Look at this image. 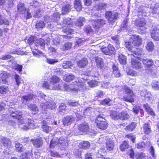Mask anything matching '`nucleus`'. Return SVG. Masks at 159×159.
<instances>
[{
    "mask_svg": "<svg viewBox=\"0 0 159 159\" xmlns=\"http://www.w3.org/2000/svg\"><path fill=\"white\" fill-rule=\"evenodd\" d=\"M142 39L138 35H133L129 39V42H126L125 45L126 48L129 50V56L137 57L140 54L141 52L140 49L136 47L140 45L142 42Z\"/></svg>",
    "mask_w": 159,
    "mask_h": 159,
    "instance_id": "nucleus-1",
    "label": "nucleus"
},
{
    "mask_svg": "<svg viewBox=\"0 0 159 159\" xmlns=\"http://www.w3.org/2000/svg\"><path fill=\"white\" fill-rule=\"evenodd\" d=\"M10 116L13 118L18 119L19 127L22 129L27 130L29 129H34L35 127L33 120L26 117L21 119L22 115L20 111H11Z\"/></svg>",
    "mask_w": 159,
    "mask_h": 159,
    "instance_id": "nucleus-2",
    "label": "nucleus"
},
{
    "mask_svg": "<svg viewBox=\"0 0 159 159\" xmlns=\"http://www.w3.org/2000/svg\"><path fill=\"white\" fill-rule=\"evenodd\" d=\"M57 144L59 146H62V147L64 148L68 146V143L67 140L63 137H61L59 138H53L51 142L50 147H54Z\"/></svg>",
    "mask_w": 159,
    "mask_h": 159,
    "instance_id": "nucleus-3",
    "label": "nucleus"
},
{
    "mask_svg": "<svg viewBox=\"0 0 159 159\" xmlns=\"http://www.w3.org/2000/svg\"><path fill=\"white\" fill-rule=\"evenodd\" d=\"M105 116L102 114H98L96 116V123L98 128L100 129L104 130L107 127L108 123L105 120Z\"/></svg>",
    "mask_w": 159,
    "mask_h": 159,
    "instance_id": "nucleus-4",
    "label": "nucleus"
},
{
    "mask_svg": "<svg viewBox=\"0 0 159 159\" xmlns=\"http://www.w3.org/2000/svg\"><path fill=\"white\" fill-rule=\"evenodd\" d=\"M105 17L108 23L113 24L118 18L119 13L114 11H107L105 14Z\"/></svg>",
    "mask_w": 159,
    "mask_h": 159,
    "instance_id": "nucleus-5",
    "label": "nucleus"
},
{
    "mask_svg": "<svg viewBox=\"0 0 159 159\" xmlns=\"http://www.w3.org/2000/svg\"><path fill=\"white\" fill-rule=\"evenodd\" d=\"M40 105L42 110H44L47 108L52 110L55 109L57 107L55 103L51 100H49L46 103H41Z\"/></svg>",
    "mask_w": 159,
    "mask_h": 159,
    "instance_id": "nucleus-6",
    "label": "nucleus"
},
{
    "mask_svg": "<svg viewBox=\"0 0 159 159\" xmlns=\"http://www.w3.org/2000/svg\"><path fill=\"white\" fill-rule=\"evenodd\" d=\"M146 20L144 18H141L139 20H137L135 23V25L138 27L140 28V30L143 31L141 33H143L146 30V28L144 25L146 24Z\"/></svg>",
    "mask_w": 159,
    "mask_h": 159,
    "instance_id": "nucleus-7",
    "label": "nucleus"
},
{
    "mask_svg": "<svg viewBox=\"0 0 159 159\" xmlns=\"http://www.w3.org/2000/svg\"><path fill=\"white\" fill-rule=\"evenodd\" d=\"M43 87L47 89L51 90H60L61 86L60 84H56L55 85H50L46 81H44L43 83Z\"/></svg>",
    "mask_w": 159,
    "mask_h": 159,
    "instance_id": "nucleus-8",
    "label": "nucleus"
},
{
    "mask_svg": "<svg viewBox=\"0 0 159 159\" xmlns=\"http://www.w3.org/2000/svg\"><path fill=\"white\" fill-rule=\"evenodd\" d=\"M94 22L93 26L98 30L100 27L103 26L104 25L106 24V21L103 19H99Z\"/></svg>",
    "mask_w": 159,
    "mask_h": 159,
    "instance_id": "nucleus-9",
    "label": "nucleus"
},
{
    "mask_svg": "<svg viewBox=\"0 0 159 159\" xmlns=\"http://www.w3.org/2000/svg\"><path fill=\"white\" fill-rule=\"evenodd\" d=\"M78 129L79 131L84 133H87L89 129V126L86 122H83L79 125L78 126Z\"/></svg>",
    "mask_w": 159,
    "mask_h": 159,
    "instance_id": "nucleus-10",
    "label": "nucleus"
},
{
    "mask_svg": "<svg viewBox=\"0 0 159 159\" xmlns=\"http://www.w3.org/2000/svg\"><path fill=\"white\" fill-rule=\"evenodd\" d=\"M75 120V118L72 116H66L63 119V124L65 126L68 125L74 122Z\"/></svg>",
    "mask_w": 159,
    "mask_h": 159,
    "instance_id": "nucleus-11",
    "label": "nucleus"
},
{
    "mask_svg": "<svg viewBox=\"0 0 159 159\" xmlns=\"http://www.w3.org/2000/svg\"><path fill=\"white\" fill-rule=\"evenodd\" d=\"M131 65L133 68L136 69H139L142 66L141 63L136 59L132 58Z\"/></svg>",
    "mask_w": 159,
    "mask_h": 159,
    "instance_id": "nucleus-12",
    "label": "nucleus"
},
{
    "mask_svg": "<svg viewBox=\"0 0 159 159\" xmlns=\"http://www.w3.org/2000/svg\"><path fill=\"white\" fill-rule=\"evenodd\" d=\"M129 94L126 96L125 95L123 97V99L124 101L132 102H134V100L133 98V93L131 90H129Z\"/></svg>",
    "mask_w": 159,
    "mask_h": 159,
    "instance_id": "nucleus-13",
    "label": "nucleus"
},
{
    "mask_svg": "<svg viewBox=\"0 0 159 159\" xmlns=\"http://www.w3.org/2000/svg\"><path fill=\"white\" fill-rule=\"evenodd\" d=\"M114 147V143L111 139H108L106 143V148L107 150L111 151L113 150Z\"/></svg>",
    "mask_w": 159,
    "mask_h": 159,
    "instance_id": "nucleus-14",
    "label": "nucleus"
},
{
    "mask_svg": "<svg viewBox=\"0 0 159 159\" xmlns=\"http://www.w3.org/2000/svg\"><path fill=\"white\" fill-rule=\"evenodd\" d=\"M1 143L3 146L6 148L10 147L11 145V142L8 138L3 137L1 140Z\"/></svg>",
    "mask_w": 159,
    "mask_h": 159,
    "instance_id": "nucleus-15",
    "label": "nucleus"
},
{
    "mask_svg": "<svg viewBox=\"0 0 159 159\" xmlns=\"http://www.w3.org/2000/svg\"><path fill=\"white\" fill-rule=\"evenodd\" d=\"M152 38L156 41L159 40V30L157 29H154L151 32Z\"/></svg>",
    "mask_w": 159,
    "mask_h": 159,
    "instance_id": "nucleus-16",
    "label": "nucleus"
},
{
    "mask_svg": "<svg viewBox=\"0 0 159 159\" xmlns=\"http://www.w3.org/2000/svg\"><path fill=\"white\" fill-rule=\"evenodd\" d=\"M57 25H58V26L57 27L58 28H61V26L64 25L66 26L68 25H70V19L69 18H64L63 19L62 22L58 24L57 22Z\"/></svg>",
    "mask_w": 159,
    "mask_h": 159,
    "instance_id": "nucleus-17",
    "label": "nucleus"
},
{
    "mask_svg": "<svg viewBox=\"0 0 159 159\" xmlns=\"http://www.w3.org/2000/svg\"><path fill=\"white\" fill-rule=\"evenodd\" d=\"M34 95L31 93L27 94L26 95L23 96L21 98V100L23 103L25 105L26 104V102L27 101L32 99L34 97Z\"/></svg>",
    "mask_w": 159,
    "mask_h": 159,
    "instance_id": "nucleus-18",
    "label": "nucleus"
},
{
    "mask_svg": "<svg viewBox=\"0 0 159 159\" xmlns=\"http://www.w3.org/2000/svg\"><path fill=\"white\" fill-rule=\"evenodd\" d=\"M143 129L144 133L146 135L149 134L152 132L151 127L148 123H144L143 126Z\"/></svg>",
    "mask_w": 159,
    "mask_h": 159,
    "instance_id": "nucleus-19",
    "label": "nucleus"
},
{
    "mask_svg": "<svg viewBox=\"0 0 159 159\" xmlns=\"http://www.w3.org/2000/svg\"><path fill=\"white\" fill-rule=\"evenodd\" d=\"M31 141L34 146L37 148L40 147L43 144L42 140L40 138H37L35 139L32 140Z\"/></svg>",
    "mask_w": 159,
    "mask_h": 159,
    "instance_id": "nucleus-20",
    "label": "nucleus"
},
{
    "mask_svg": "<svg viewBox=\"0 0 159 159\" xmlns=\"http://www.w3.org/2000/svg\"><path fill=\"white\" fill-rule=\"evenodd\" d=\"M113 74L115 77L118 78L120 76V73L117 65L113 64L112 66Z\"/></svg>",
    "mask_w": 159,
    "mask_h": 159,
    "instance_id": "nucleus-21",
    "label": "nucleus"
},
{
    "mask_svg": "<svg viewBox=\"0 0 159 159\" xmlns=\"http://www.w3.org/2000/svg\"><path fill=\"white\" fill-rule=\"evenodd\" d=\"M18 11L20 14H24L25 12L26 9L24 3H19L17 6Z\"/></svg>",
    "mask_w": 159,
    "mask_h": 159,
    "instance_id": "nucleus-22",
    "label": "nucleus"
},
{
    "mask_svg": "<svg viewBox=\"0 0 159 159\" xmlns=\"http://www.w3.org/2000/svg\"><path fill=\"white\" fill-rule=\"evenodd\" d=\"M90 146V143L88 141H83L80 143L79 147L80 148L83 149H87Z\"/></svg>",
    "mask_w": 159,
    "mask_h": 159,
    "instance_id": "nucleus-23",
    "label": "nucleus"
},
{
    "mask_svg": "<svg viewBox=\"0 0 159 159\" xmlns=\"http://www.w3.org/2000/svg\"><path fill=\"white\" fill-rule=\"evenodd\" d=\"M50 81L52 85H55L60 82V79L56 75H53L50 78Z\"/></svg>",
    "mask_w": 159,
    "mask_h": 159,
    "instance_id": "nucleus-24",
    "label": "nucleus"
},
{
    "mask_svg": "<svg viewBox=\"0 0 159 159\" xmlns=\"http://www.w3.org/2000/svg\"><path fill=\"white\" fill-rule=\"evenodd\" d=\"M15 148L16 151L18 152H23L25 150V148L22 144L19 143H16Z\"/></svg>",
    "mask_w": 159,
    "mask_h": 159,
    "instance_id": "nucleus-25",
    "label": "nucleus"
},
{
    "mask_svg": "<svg viewBox=\"0 0 159 159\" xmlns=\"http://www.w3.org/2000/svg\"><path fill=\"white\" fill-rule=\"evenodd\" d=\"M107 7V4L104 3H99L97 4L94 7V9L97 10H101L106 8Z\"/></svg>",
    "mask_w": 159,
    "mask_h": 159,
    "instance_id": "nucleus-26",
    "label": "nucleus"
},
{
    "mask_svg": "<svg viewBox=\"0 0 159 159\" xmlns=\"http://www.w3.org/2000/svg\"><path fill=\"white\" fill-rule=\"evenodd\" d=\"M85 22V19L84 17H80L77 19L75 22V25L76 26L81 27L83 25V23Z\"/></svg>",
    "mask_w": 159,
    "mask_h": 159,
    "instance_id": "nucleus-27",
    "label": "nucleus"
},
{
    "mask_svg": "<svg viewBox=\"0 0 159 159\" xmlns=\"http://www.w3.org/2000/svg\"><path fill=\"white\" fill-rule=\"evenodd\" d=\"M143 62L144 65L149 68L152 66L153 63L152 60L147 59H143Z\"/></svg>",
    "mask_w": 159,
    "mask_h": 159,
    "instance_id": "nucleus-28",
    "label": "nucleus"
},
{
    "mask_svg": "<svg viewBox=\"0 0 159 159\" xmlns=\"http://www.w3.org/2000/svg\"><path fill=\"white\" fill-rule=\"evenodd\" d=\"M74 7L78 11H80L81 10L82 5L80 0H75L74 3Z\"/></svg>",
    "mask_w": 159,
    "mask_h": 159,
    "instance_id": "nucleus-29",
    "label": "nucleus"
},
{
    "mask_svg": "<svg viewBox=\"0 0 159 159\" xmlns=\"http://www.w3.org/2000/svg\"><path fill=\"white\" fill-rule=\"evenodd\" d=\"M71 6L70 4H67L64 5L62 9V14H65L68 12L71 9Z\"/></svg>",
    "mask_w": 159,
    "mask_h": 159,
    "instance_id": "nucleus-30",
    "label": "nucleus"
},
{
    "mask_svg": "<svg viewBox=\"0 0 159 159\" xmlns=\"http://www.w3.org/2000/svg\"><path fill=\"white\" fill-rule=\"evenodd\" d=\"M88 64V61L86 58H84L77 62V64L80 67H84Z\"/></svg>",
    "mask_w": 159,
    "mask_h": 159,
    "instance_id": "nucleus-31",
    "label": "nucleus"
},
{
    "mask_svg": "<svg viewBox=\"0 0 159 159\" xmlns=\"http://www.w3.org/2000/svg\"><path fill=\"white\" fill-rule=\"evenodd\" d=\"M37 40V38L34 36H31L28 39H25V42L27 43L30 45H31L34 42L36 43Z\"/></svg>",
    "mask_w": 159,
    "mask_h": 159,
    "instance_id": "nucleus-32",
    "label": "nucleus"
},
{
    "mask_svg": "<svg viewBox=\"0 0 159 159\" xmlns=\"http://www.w3.org/2000/svg\"><path fill=\"white\" fill-rule=\"evenodd\" d=\"M75 78L74 75L70 74L69 75H66L64 76L63 80L66 82H69L73 80Z\"/></svg>",
    "mask_w": 159,
    "mask_h": 159,
    "instance_id": "nucleus-33",
    "label": "nucleus"
},
{
    "mask_svg": "<svg viewBox=\"0 0 159 159\" xmlns=\"http://www.w3.org/2000/svg\"><path fill=\"white\" fill-rule=\"evenodd\" d=\"M120 119L122 120H128L129 118V115L125 111H122L120 113Z\"/></svg>",
    "mask_w": 159,
    "mask_h": 159,
    "instance_id": "nucleus-34",
    "label": "nucleus"
},
{
    "mask_svg": "<svg viewBox=\"0 0 159 159\" xmlns=\"http://www.w3.org/2000/svg\"><path fill=\"white\" fill-rule=\"evenodd\" d=\"M72 46V44L71 43L67 42L62 45L60 48L62 50H67L71 48Z\"/></svg>",
    "mask_w": 159,
    "mask_h": 159,
    "instance_id": "nucleus-35",
    "label": "nucleus"
},
{
    "mask_svg": "<svg viewBox=\"0 0 159 159\" xmlns=\"http://www.w3.org/2000/svg\"><path fill=\"white\" fill-rule=\"evenodd\" d=\"M136 126V124L135 122H133L126 126L125 129L126 130L132 131Z\"/></svg>",
    "mask_w": 159,
    "mask_h": 159,
    "instance_id": "nucleus-36",
    "label": "nucleus"
},
{
    "mask_svg": "<svg viewBox=\"0 0 159 159\" xmlns=\"http://www.w3.org/2000/svg\"><path fill=\"white\" fill-rule=\"evenodd\" d=\"M143 107L147 112L150 115L153 116L155 115V113L152 109L150 108V106L147 104L143 105Z\"/></svg>",
    "mask_w": 159,
    "mask_h": 159,
    "instance_id": "nucleus-37",
    "label": "nucleus"
},
{
    "mask_svg": "<svg viewBox=\"0 0 159 159\" xmlns=\"http://www.w3.org/2000/svg\"><path fill=\"white\" fill-rule=\"evenodd\" d=\"M35 46H40L42 47H43L44 48V47L45 44V42L44 40L42 39H37V40L36 43H35Z\"/></svg>",
    "mask_w": 159,
    "mask_h": 159,
    "instance_id": "nucleus-38",
    "label": "nucleus"
},
{
    "mask_svg": "<svg viewBox=\"0 0 159 159\" xmlns=\"http://www.w3.org/2000/svg\"><path fill=\"white\" fill-rule=\"evenodd\" d=\"M107 81V80L104 81L102 82L101 87L102 88L109 89L111 87V85L110 83V82L108 80Z\"/></svg>",
    "mask_w": 159,
    "mask_h": 159,
    "instance_id": "nucleus-39",
    "label": "nucleus"
},
{
    "mask_svg": "<svg viewBox=\"0 0 159 159\" xmlns=\"http://www.w3.org/2000/svg\"><path fill=\"white\" fill-rule=\"evenodd\" d=\"M128 20L129 19L127 18H125L124 20L122 25V28H123V30H129V29L130 27L128 26V25H127Z\"/></svg>",
    "mask_w": 159,
    "mask_h": 159,
    "instance_id": "nucleus-40",
    "label": "nucleus"
},
{
    "mask_svg": "<svg viewBox=\"0 0 159 159\" xmlns=\"http://www.w3.org/2000/svg\"><path fill=\"white\" fill-rule=\"evenodd\" d=\"M120 113H118L115 111H111L110 114V116L111 118L114 120L120 119Z\"/></svg>",
    "mask_w": 159,
    "mask_h": 159,
    "instance_id": "nucleus-41",
    "label": "nucleus"
},
{
    "mask_svg": "<svg viewBox=\"0 0 159 159\" xmlns=\"http://www.w3.org/2000/svg\"><path fill=\"white\" fill-rule=\"evenodd\" d=\"M136 159H147L148 156H146L144 153L140 152L136 154L135 156Z\"/></svg>",
    "mask_w": 159,
    "mask_h": 159,
    "instance_id": "nucleus-42",
    "label": "nucleus"
},
{
    "mask_svg": "<svg viewBox=\"0 0 159 159\" xmlns=\"http://www.w3.org/2000/svg\"><path fill=\"white\" fill-rule=\"evenodd\" d=\"M60 15L58 12L54 13L52 16L51 21H58L60 17Z\"/></svg>",
    "mask_w": 159,
    "mask_h": 159,
    "instance_id": "nucleus-43",
    "label": "nucleus"
},
{
    "mask_svg": "<svg viewBox=\"0 0 159 159\" xmlns=\"http://www.w3.org/2000/svg\"><path fill=\"white\" fill-rule=\"evenodd\" d=\"M9 91L8 87L6 85L0 86V93L2 94L6 93Z\"/></svg>",
    "mask_w": 159,
    "mask_h": 159,
    "instance_id": "nucleus-44",
    "label": "nucleus"
},
{
    "mask_svg": "<svg viewBox=\"0 0 159 159\" xmlns=\"http://www.w3.org/2000/svg\"><path fill=\"white\" fill-rule=\"evenodd\" d=\"M0 76L1 78V80H0V82L4 83H5L6 79L7 78L8 76L7 73L5 72H4L0 74Z\"/></svg>",
    "mask_w": 159,
    "mask_h": 159,
    "instance_id": "nucleus-45",
    "label": "nucleus"
},
{
    "mask_svg": "<svg viewBox=\"0 0 159 159\" xmlns=\"http://www.w3.org/2000/svg\"><path fill=\"white\" fill-rule=\"evenodd\" d=\"M95 60L98 66H99L100 67H102L103 66V63L102 59L98 57H96L95 58Z\"/></svg>",
    "mask_w": 159,
    "mask_h": 159,
    "instance_id": "nucleus-46",
    "label": "nucleus"
},
{
    "mask_svg": "<svg viewBox=\"0 0 159 159\" xmlns=\"http://www.w3.org/2000/svg\"><path fill=\"white\" fill-rule=\"evenodd\" d=\"M66 105L64 103H62L60 104L58 108V111L59 112L64 113L66 111Z\"/></svg>",
    "mask_w": 159,
    "mask_h": 159,
    "instance_id": "nucleus-47",
    "label": "nucleus"
},
{
    "mask_svg": "<svg viewBox=\"0 0 159 159\" xmlns=\"http://www.w3.org/2000/svg\"><path fill=\"white\" fill-rule=\"evenodd\" d=\"M154 47V44L151 42L148 43L146 46L147 50L149 52L152 51Z\"/></svg>",
    "mask_w": 159,
    "mask_h": 159,
    "instance_id": "nucleus-48",
    "label": "nucleus"
},
{
    "mask_svg": "<svg viewBox=\"0 0 159 159\" xmlns=\"http://www.w3.org/2000/svg\"><path fill=\"white\" fill-rule=\"evenodd\" d=\"M126 57L122 54L119 55V60L120 63L122 64H125L126 63Z\"/></svg>",
    "mask_w": 159,
    "mask_h": 159,
    "instance_id": "nucleus-49",
    "label": "nucleus"
},
{
    "mask_svg": "<svg viewBox=\"0 0 159 159\" xmlns=\"http://www.w3.org/2000/svg\"><path fill=\"white\" fill-rule=\"evenodd\" d=\"M9 23V22L7 19H5L2 16L0 15V25L4 24L8 25Z\"/></svg>",
    "mask_w": 159,
    "mask_h": 159,
    "instance_id": "nucleus-50",
    "label": "nucleus"
},
{
    "mask_svg": "<svg viewBox=\"0 0 159 159\" xmlns=\"http://www.w3.org/2000/svg\"><path fill=\"white\" fill-rule=\"evenodd\" d=\"M43 13V11L39 9L34 12L33 16L35 18H39L42 16Z\"/></svg>",
    "mask_w": 159,
    "mask_h": 159,
    "instance_id": "nucleus-51",
    "label": "nucleus"
},
{
    "mask_svg": "<svg viewBox=\"0 0 159 159\" xmlns=\"http://www.w3.org/2000/svg\"><path fill=\"white\" fill-rule=\"evenodd\" d=\"M129 147L128 143L126 141H124L120 146V149L121 151H123L127 149Z\"/></svg>",
    "mask_w": 159,
    "mask_h": 159,
    "instance_id": "nucleus-52",
    "label": "nucleus"
},
{
    "mask_svg": "<svg viewBox=\"0 0 159 159\" xmlns=\"http://www.w3.org/2000/svg\"><path fill=\"white\" fill-rule=\"evenodd\" d=\"M43 130L46 133H48L51 130V127L43 123L42 125Z\"/></svg>",
    "mask_w": 159,
    "mask_h": 159,
    "instance_id": "nucleus-53",
    "label": "nucleus"
},
{
    "mask_svg": "<svg viewBox=\"0 0 159 159\" xmlns=\"http://www.w3.org/2000/svg\"><path fill=\"white\" fill-rule=\"evenodd\" d=\"M45 25L44 22L42 21H39L37 22L36 25V27L37 29L42 28L44 27Z\"/></svg>",
    "mask_w": 159,
    "mask_h": 159,
    "instance_id": "nucleus-54",
    "label": "nucleus"
},
{
    "mask_svg": "<svg viewBox=\"0 0 159 159\" xmlns=\"http://www.w3.org/2000/svg\"><path fill=\"white\" fill-rule=\"evenodd\" d=\"M152 87L155 90L159 89V82L156 80H153L152 84Z\"/></svg>",
    "mask_w": 159,
    "mask_h": 159,
    "instance_id": "nucleus-55",
    "label": "nucleus"
},
{
    "mask_svg": "<svg viewBox=\"0 0 159 159\" xmlns=\"http://www.w3.org/2000/svg\"><path fill=\"white\" fill-rule=\"evenodd\" d=\"M62 31L67 34H71L72 33V30H70L69 27H68V25L62 26Z\"/></svg>",
    "mask_w": 159,
    "mask_h": 159,
    "instance_id": "nucleus-56",
    "label": "nucleus"
},
{
    "mask_svg": "<svg viewBox=\"0 0 159 159\" xmlns=\"http://www.w3.org/2000/svg\"><path fill=\"white\" fill-rule=\"evenodd\" d=\"M84 31L86 33L92 34L93 33V30L89 25L85 26L84 27Z\"/></svg>",
    "mask_w": 159,
    "mask_h": 159,
    "instance_id": "nucleus-57",
    "label": "nucleus"
},
{
    "mask_svg": "<svg viewBox=\"0 0 159 159\" xmlns=\"http://www.w3.org/2000/svg\"><path fill=\"white\" fill-rule=\"evenodd\" d=\"M64 88L67 91L68 90H73V91H77L78 90V89H76L75 88H71V85L70 84V85H69L66 84H64Z\"/></svg>",
    "mask_w": 159,
    "mask_h": 159,
    "instance_id": "nucleus-58",
    "label": "nucleus"
},
{
    "mask_svg": "<svg viewBox=\"0 0 159 159\" xmlns=\"http://www.w3.org/2000/svg\"><path fill=\"white\" fill-rule=\"evenodd\" d=\"M72 65V63L70 62L66 61L62 64V66L64 68L66 69L68 68H70Z\"/></svg>",
    "mask_w": 159,
    "mask_h": 159,
    "instance_id": "nucleus-59",
    "label": "nucleus"
},
{
    "mask_svg": "<svg viewBox=\"0 0 159 159\" xmlns=\"http://www.w3.org/2000/svg\"><path fill=\"white\" fill-rule=\"evenodd\" d=\"M85 41V39L82 38H79L77 40L75 45V47H77L81 45L83 42Z\"/></svg>",
    "mask_w": 159,
    "mask_h": 159,
    "instance_id": "nucleus-60",
    "label": "nucleus"
},
{
    "mask_svg": "<svg viewBox=\"0 0 159 159\" xmlns=\"http://www.w3.org/2000/svg\"><path fill=\"white\" fill-rule=\"evenodd\" d=\"M99 82L94 80H91L88 82L89 86L91 87H94L97 86Z\"/></svg>",
    "mask_w": 159,
    "mask_h": 159,
    "instance_id": "nucleus-61",
    "label": "nucleus"
},
{
    "mask_svg": "<svg viewBox=\"0 0 159 159\" xmlns=\"http://www.w3.org/2000/svg\"><path fill=\"white\" fill-rule=\"evenodd\" d=\"M28 108L31 110L37 111H38V109L37 106L34 104H30L28 105Z\"/></svg>",
    "mask_w": 159,
    "mask_h": 159,
    "instance_id": "nucleus-62",
    "label": "nucleus"
},
{
    "mask_svg": "<svg viewBox=\"0 0 159 159\" xmlns=\"http://www.w3.org/2000/svg\"><path fill=\"white\" fill-rule=\"evenodd\" d=\"M46 62L49 64H54L58 62L56 59L47 58L46 60Z\"/></svg>",
    "mask_w": 159,
    "mask_h": 159,
    "instance_id": "nucleus-63",
    "label": "nucleus"
},
{
    "mask_svg": "<svg viewBox=\"0 0 159 159\" xmlns=\"http://www.w3.org/2000/svg\"><path fill=\"white\" fill-rule=\"evenodd\" d=\"M108 48L110 55L113 54L114 52L115 48L111 44L108 45Z\"/></svg>",
    "mask_w": 159,
    "mask_h": 159,
    "instance_id": "nucleus-64",
    "label": "nucleus"
}]
</instances>
